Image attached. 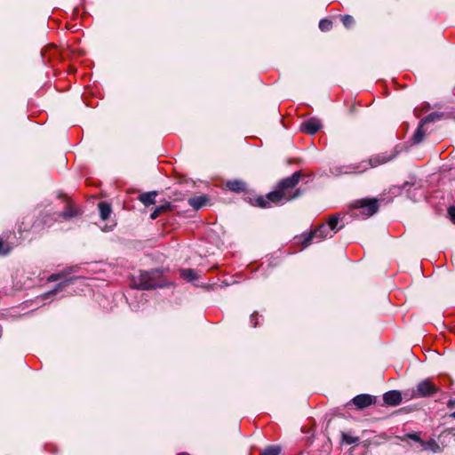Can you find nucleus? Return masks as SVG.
<instances>
[{"label": "nucleus", "instance_id": "1", "mask_svg": "<svg viewBox=\"0 0 455 455\" xmlns=\"http://www.w3.org/2000/svg\"><path fill=\"white\" fill-rule=\"evenodd\" d=\"M302 172H295L291 177L283 179L278 182L275 190L269 192L266 196H259L251 199L254 206L269 208L273 205L283 204L301 196L302 190L297 188Z\"/></svg>", "mask_w": 455, "mask_h": 455}, {"label": "nucleus", "instance_id": "2", "mask_svg": "<svg viewBox=\"0 0 455 455\" xmlns=\"http://www.w3.org/2000/svg\"><path fill=\"white\" fill-rule=\"evenodd\" d=\"M339 221V217L338 215H331L326 223L321 224L308 233L297 236L296 240L302 245V248H307L314 239L320 242L325 238L332 237L341 228V227L338 228Z\"/></svg>", "mask_w": 455, "mask_h": 455}, {"label": "nucleus", "instance_id": "3", "mask_svg": "<svg viewBox=\"0 0 455 455\" xmlns=\"http://www.w3.org/2000/svg\"><path fill=\"white\" fill-rule=\"evenodd\" d=\"M164 284L163 272L159 269L140 271L138 276L131 279V286L139 290H152Z\"/></svg>", "mask_w": 455, "mask_h": 455}, {"label": "nucleus", "instance_id": "4", "mask_svg": "<svg viewBox=\"0 0 455 455\" xmlns=\"http://www.w3.org/2000/svg\"><path fill=\"white\" fill-rule=\"evenodd\" d=\"M379 201L375 198H362L348 204L347 212L354 218L368 219L379 211Z\"/></svg>", "mask_w": 455, "mask_h": 455}, {"label": "nucleus", "instance_id": "5", "mask_svg": "<svg viewBox=\"0 0 455 455\" xmlns=\"http://www.w3.org/2000/svg\"><path fill=\"white\" fill-rule=\"evenodd\" d=\"M439 391V387H436L433 381L429 379L420 381L417 385L416 393L418 396L427 397L435 395Z\"/></svg>", "mask_w": 455, "mask_h": 455}, {"label": "nucleus", "instance_id": "6", "mask_svg": "<svg viewBox=\"0 0 455 455\" xmlns=\"http://www.w3.org/2000/svg\"><path fill=\"white\" fill-rule=\"evenodd\" d=\"M322 127L321 122L316 118H310L303 122L300 125V131L307 134L316 133Z\"/></svg>", "mask_w": 455, "mask_h": 455}, {"label": "nucleus", "instance_id": "7", "mask_svg": "<svg viewBox=\"0 0 455 455\" xmlns=\"http://www.w3.org/2000/svg\"><path fill=\"white\" fill-rule=\"evenodd\" d=\"M352 402L358 409H363L371 405L374 403V398L370 395L363 394L354 397Z\"/></svg>", "mask_w": 455, "mask_h": 455}, {"label": "nucleus", "instance_id": "8", "mask_svg": "<svg viewBox=\"0 0 455 455\" xmlns=\"http://www.w3.org/2000/svg\"><path fill=\"white\" fill-rule=\"evenodd\" d=\"M383 400L386 404L395 406L401 403L402 395L396 390L388 391L384 394Z\"/></svg>", "mask_w": 455, "mask_h": 455}, {"label": "nucleus", "instance_id": "9", "mask_svg": "<svg viewBox=\"0 0 455 455\" xmlns=\"http://www.w3.org/2000/svg\"><path fill=\"white\" fill-rule=\"evenodd\" d=\"M226 188L232 192L241 193L246 190V184L239 180H228L226 183Z\"/></svg>", "mask_w": 455, "mask_h": 455}, {"label": "nucleus", "instance_id": "10", "mask_svg": "<svg viewBox=\"0 0 455 455\" xmlns=\"http://www.w3.org/2000/svg\"><path fill=\"white\" fill-rule=\"evenodd\" d=\"M156 192L143 193L139 196L140 201L145 205L149 206L156 203Z\"/></svg>", "mask_w": 455, "mask_h": 455}, {"label": "nucleus", "instance_id": "11", "mask_svg": "<svg viewBox=\"0 0 455 455\" xmlns=\"http://www.w3.org/2000/svg\"><path fill=\"white\" fill-rule=\"evenodd\" d=\"M207 200L205 196H195L188 199V204L195 210H198L206 204Z\"/></svg>", "mask_w": 455, "mask_h": 455}, {"label": "nucleus", "instance_id": "12", "mask_svg": "<svg viewBox=\"0 0 455 455\" xmlns=\"http://www.w3.org/2000/svg\"><path fill=\"white\" fill-rule=\"evenodd\" d=\"M98 207H99L100 218L103 220H108L112 212L110 204L106 202H100L99 204Z\"/></svg>", "mask_w": 455, "mask_h": 455}, {"label": "nucleus", "instance_id": "13", "mask_svg": "<svg viewBox=\"0 0 455 455\" xmlns=\"http://www.w3.org/2000/svg\"><path fill=\"white\" fill-rule=\"evenodd\" d=\"M421 446L424 450H428L435 453L442 451V448L434 439L421 442Z\"/></svg>", "mask_w": 455, "mask_h": 455}, {"label": "nucleus", "instance_id": "14", "mask_svg": "<svg viewBox=\"0 0 455 455\" xmlns=\"http://www.w3.org/2000/svg\"><path fill=\"white\" fill-rule=\"evenodd\" d=\"M391 159H392V157H390V156H387L385 155H379V156L370 159V164L371 165V167H375L379 164H385Z\"/></svg>", "mask_w": 455, "mask_h": 455}, {"label": "nucleus", "instance_id": "15", "mask_svg": "<svg viewBox=\"0 0 455 455\" xmlns=\"http://www.w3.org/2000/svg\"><path fill=\"white\" fill-rule=\"evenodd\" d=\"M425 131L423 130V125H421V122L419 123V126L416 130L415 133L413 134L412 140L414 144L420 143L424 137H425Z\"/></svg>", "mask_w": 455, "mask_h": 455}, {"label": "nucleus", "instance_id": "16", "mask_svg": "<svg viewBox=\"0 0 455 455\" xmlns=\"http://www.w3.org/2000/svg\"><path fill=\"white\" fill-rule=\"evenodd\" d=\"M169 210H170V204H164V205H160V206L156 207L154 210V212L150 215V218H151V220H156V219H157L160 216V214H162V213H164V212H167Z\"/></svg>", "mask_w": 455, "mask_h": 455}, {"label": "nucleus", "instance_id": "17", "mask_svg": "<svg viewBox=\"0 0 455 455\" xmlns=\"http://www.w3.org/2000/svg\"><path fill=\"white\" fill-rule=\"evenodd\" d=\"M180 275L186 280L193 281L197 278L196 272L191 268L181 269Z\"/></svg>", "mask_w": 455, "mask_h": 455}, {"label": "nucleus", "instance_id": "18", "mask_svg": "<svg viewBox=\"0 0 455 455\" xmlns=\"http://www.w3.org/2000/svg\"><path fill=\"white\" fill-rule=\"evenodd\" d=\"M281 451V449L277 445H271L267 448H265L261 452L260 455H279Z\"/></svg>", "mask_w": 455, "mask_h": 455}, {"label": "nucleus", "instance_id": "19", "mask_svg": "<svg viewBox=\"0 0 455 455\" xmlns=\"http://www.w3.org/2000/svg\"><path fill=\"white\" fill-rule=\"evenodd\" d=\"M341 436H342V443H347V444L356 443L359 441V437L353 436L348 433H342Z\"/></svg>", "mask_w": 455, "mask_h": 455}, {"label": "nucleus", "instance_id": "20", "mask_svg": "<svg viewBox=\"0 0 455 455\" xmlns=\"http://www.w3.org/2000/svg\"><path fill=\"white\" fill-rule=\"evenodd\" d=\"M12 250V247L9 245V243L3 241V239L0 238V256H5L7 255Z\"/></svg>", "mask_w": 455, "mask_h": 455}, {"label": "nucleus", "instance_id": "21", "mask_svg": "<svg viewBox=\"0 0 455 455\" xmlns=\"http://www.w3.org/2000/svg\"><path fill=\"white\" fill-rule=\"evenodd\" d=\"M440 117V115L437 114V113H431L429 115H427V116H425L423 119H421V125H424L425 124H427V123H430V122H434L435 121L436 119H438Z\"/></svg>", "mask_w": 455, "mask_h": 455}, {"label": "nucleus", "instance_id": "22", "mask_svg": "<svg viewBox=\"0 0 455 455\" xmlns=\"http://www.w3.org/2000/svg\"><path fill=\"white\" fill-rule=\"evenodd\" d=\"M331 27H332V22L329 20L324 19L319 22V28L322 31H328L331 28Z\"/></svg>", "mask_w": 455, "mask_h": 455}, {"label": "nucleus", "instance_id": "23", "mask_svg": "<svg viewBox=\"0 0 455 455\" xmlns=\"http://www.w3.org/2000/svg\"><path fill=\"white\" fill-rule=\"evenodd\" d=\"M341 20H342L343 25L346 28H350L355 23L354 18L350 15L343 16Z\"/></svg>", "mask_w": 455, "mask_h": 455}, {"label": "nucleus", "instance_id": "24", "mask_svg": "<svg viewBox=\"0 0 455 455\" xmlns=\"http://www.w3.org/2000/svg\"><path fill=\"white\" fill-rule=\"evenodd\" d=\"M79 213V210L76 209V208H72L70 206H68L66 211L64 212L63 215L65 217H73V216H76Z\"/></svg>", "mask_w": 455, "mask_h": 455}, {"label": "nucleus", "instance_id": "25", "mask_svg": "<svg viewBox=\"0 0 455 455\" xmlns=\"http://www.w3.org/2000/svg\"><path fill=\"white\" fill-rule=\"evenodd\" d=\"M66 273L52 274L48 278V282H55L65 276Z\"/></svg>", "mask_w": 455, "mask_h": 455}, {"label": "nucleus", "instance_id": "26", "mask_svg": "<svg viewBox=\"0 0 455 455\" xmlns=\"http://www.w3.org/2000/svg\"><path fill=\"white\" fill-rule=\"evenodd\" d=\"M406 437L407 438H410L415 442H418L421 444V442H423V440L420 438L419 435L418 433H411V434H408L406 435Z\"/></svg>", "mask_w": 455, "mask_h": 455}, {"label": "nucleus", "instance_id": "27", "mask_svg": "<svg viewBox=\"0 0 455 455\" xmlns=\"http://www.w3.org/2000/svg\"><path fill=\"white\" fill-rule=\"evenodd\" d=\"M448 214L450 218L455 221V207L451 206L448 209Z\"/></svg>", "mask_w": 455, "mask_h": 455}, {"label": "nucleus", "instance_id": "28", "mask_svg": "<svg viewBox=\"0 0 455 455\" xmlns=\"http://www.w3.org/2000/svg\"><path fill=\"white\" fill-rule=\"evenodd\" d=\"M258 317V314L254 313L251 315V321L253 323V327L257 326L256 318Z\"/></svg>", "mask_w": 455, "mask_h": 455}, {"label": "nucleus", "instance_id": "29", "mask_svg": "<svg viewBox=\"0 0 455 455\" xmlns=\"http://www.w3.org/2000/svg\"><path fill=\"white\" fill-rule=\"evenodd\" d=\"M447 406H448V408H450V409H451V408L455 407V400H450V401H448V403H447Z\"/></svg>", "mask_w": 455, "mask_h": 455}, {"label": "nucleus", "instance_id": "30", "mask_svg": "<svg viewBox=\"0 0 455 455\" xmlns=\"http://www.w3.org/2000/svg\"><path fill=\"white\" fill-rule=\"evenodd\" d=\"M63 286H64V283H60L58 285L57 289L52 291V293H55L57 291L61 290Z\"/></svg>", "mask_w": 455, "mask_h": 455}, {"label": "nucleus", "instance_id": "31", "mask_svg": "<svg viewBox=\"0 0 455 455\" xmlns=\"http://www.w3.org/2000/svg\"><path fill=\"white\" fill-rule=\"evenodd\" d=\"M451 417L455 419V411L451 414Z\"/></svg>", "mask_w": 455, "mask_h": 455}, {"label": "nucleus", "instance_id": "32", "mask_svg": "<svg viewBox=\"0 0 455 455\" xmlns=\"http://www.w3.org/2000/svg\"><path fill=\"white\" fill-rule=\"evenodd\" d=\"M178 455H189V454L183 452V453H180Z\"/></svg>", "mask_w": 455, "mask_h": 455}]
</instances>
